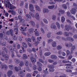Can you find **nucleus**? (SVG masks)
Returning <instances> with one entry per match:
<instances>
[{"label": "nucleus", "instance_id": "f257e3e1", "mask_svg": "<svg viewBox=\"0 0 77 77\" xmlns=\"http://www.w3.org/2000/svg\"><path fill=\"white\" fill-rule=\"evenodd\" d=\"M4 2L5 3H5V6L6 8L8 7V8H9L11 10L16 8L15 7L11 4L10 2H9V0H5Z\"/></svg>", "mask_w": 77, "mask_h": 77}, {"label": "nucleus", "instance_id": "f03ea898", "mask_svg": "<svg viewBox=\"0 0 77 77\" xmlns=\"http://www.w3.org/2000/svg\"><path fill=\"white\" fill-rule=\"evenodd\" d=\"M29 14L30 15H31L32 17H33V18H35L37 20H39V14H38V13H36L35 16L31 12H29Z\"/></svg>", "mask_w": 77, "mask_h": 77}, {"label": "nucleus", "instance_id": "7ed1b4c3", "mask_svg": "<svg viewBox=\"0 0 77 77\" xmlns=\"http://www.w3.org/2000/svg\"><path fill=\"white\" fill-rule=\"evenodd\" d=\"M6 33L7 35H9V34L10 33L11 34V36H13L14 37V39L15 40H16V39L15 38V35L14 34H13V30L12 29H11L10 30V31H7Z\"/></svg>", "mask_w": 77, "mask_h": 77}, {"label": "nucleus", "instance_id": "20e7f679", "mask_svg": "<svg viewBox=\"0 0 77 77\" xmlns=\"http://www.w3.org/2000/svg\"><path fill=\"white\" fill-rule=\"evenodd\" d=\"M48 67V68H50L49 69V72H53L54 71V69H53L54 68V66H53V65H49Z\"/></svg>", "mask_w": 77, "mask_h": 77}, {"label": "nucleus", "instance_id": "39448f33", "mask_svg": "<svg viewBox=\"0 0 77 77\" xmlns=\"http://www.w3.org/2000/svg\"><path fill=\"white\" fill-rule=\"evenodd\" d=\"M0 54L1 55H2V56L5 57L6 60H7L9 59V56H8V55H5L4 52H2V54L0 53Z\"/></svg>", "mask_w": 77, "mask_h": 77}, {"label": "nucleus", "instance_id": "423d86ee", "mask_svg": "<svg viewBox=\"0 0 77 77\" xmlns=\"http://www.w3.org/2000/svg\"><path fill=\"white\" fill-rule=\"evenodd\" d=\"M29 10L30 11L34 12H35V10H34V7H33V5L32 4H30L29 6Z\"/></svg>", "mask_w": 77, "mask_h": 77}, {"label": "nucleus", "instance_id": "0eeeda50", "mask_svg": "<svg viewBox=\"0 0 77 77\" xmlns=\"http://www.w3.org/2000/svg\"><path fill=\"white\" fill-rule=\"evenodd\" d=\"M33 32V29H29L27 34H28L29 36H31V34Z\"/></svg>", "mask_w": 77, "mask_h": 77}, {"label": "nucleus", "instance_id": "6e6552de", "mask_svg": "<svg viewBox=\"0 0 77 77\" xmlns=\"http://www.w3.org/2000/svg\"><path fill=\"white\" fill-rule=\"evenodd\" d=\"M70 12L72 14H75V12H76V9H74V8H72V10L70 11Z\"/></svg>", "mask_w": 77, "mask_h": 77}, {"label": "nucleus", "instance_id": "1a4fd4ad", "mask_svg": "<svg viewBox=\"0 0 77 77\" xmlns=\"http://www.w3.org/2000/svg\"><path fill=\"white\" fill-rule=\"evenodd\" d=\"M31 60L32 63H35L36 62V59L33 58V57H31Z\"/></svg>", "mask_w": 77, "mask_h": 77}, {"label": "nucleus", "instance_id": "9d476101", "mask_svg": "<svg viewBox=\"0 0 77 77\" xmlns=\"http://www.w3.org/2000/svg\"><path fill=\"white\" fill-rule=\"evenodd\" d=\"M12 74V71L11 70L9 71L8 72V77H10Z\"/></svg>", "mask_w": 77, "mask_h": 77}, {"label": "nucleus", "instance_id": "9b49d317", "mask_svg": "<svg viewBox=\"0 0 77 77\" xmlns=\"http://www.w3.org/2000/svg\"><path fill=\"white\" fill-rule=\"evenodd\" d=\"M66 41H74V39L73 38L71 37H67Z\"/></svg>", "mask_w": 77, "mask_h": 77}, {"label": "nucleus", "instance_id": "f8f14e48", "mask_svg": "<svg viewBox=\"0 0 77 77\" xmlns=\"http://www.w3.org/2000/svg\"><path fill=\"white\" fill-rule=\"evenodd\" d=\"M65 65L67 66L66 67V68L67 69H73V67H72L71 66H69V64H66Z\"/></svg>", "mask_w": 77, "mask_h": 77}, {"label": "nucleus", "instance_id": "ddd939ff", "mask_svg": "<svg viewBox=\"0 0 77 77\" xmlns=\"http://www.w3.org/2000/svg\"><path fill=\"white\" fill-rule=\"evenodd\" d=\"M35 9H36V10L38 11H41V9H40V8H39V6L37 5H35Z\"/></svg>", "mask_w": 77, "mask_h": 77}, {"label": "nucleus", "instance_id": "4468645a", "mask_svg": "<svg viewBox=\"0 0 77 77\" xmlns=\"http://www.w3.org/2000/svg\"><path fill=\"white\" fill-rule=\"evenodd\" d=\"M18 12L20 15H22V14H23V11L21 9H19L18 10Z\"/></svg>", "mask_w": 77, "mask_h": 77}, {"label": "nucleus", "instance_id": "2eb2a0df", "mask_svg": "<svg viewBox=\"0 0 77 77\" xmlns=\"http://www.w3.org/2000/svg\"><path fill=\"white\" fill-rule=\"evenodd\" d=\"M26 28H27V27H25V29H24V27H21L20 28V30H21V31H26Z\"/></svg>", "mask_w": 77, "mask_h": 77}, {"label": "nucleus", "instance_id": "dca6fc26", "mask_svg": "<svg viewBox=\"0 0 77 77\" xmlns=\"http://www.w3.org/2000/svg\"><path fill=\"white\" fill-rule=\"evenodd\" d=\"M19 75L21 77H23L24 75V73L23 72H19Z\"/></svg>", "mask_w": 77, "mask_h": 77}, {"label": "nucleus", "instance_id": "f3484780", "mask_svg": "<svg viewBox=\"0 0 77 77\" xmlns=\"http://www.w3.org/2000/svg\"><path fill=\"white\" fill-rule=\"evenodd\" d=\"M23 57L24 60L27 59V55L25 54H23Z\"/></svg>", "mask_w": 77, "mask_h": 77}, {"label": "nucleus", "instance_id": "a211bd4d", "mask_svg": "<svg viewBox=\"0 0 77 77\" xmlns=\"http://www.w3.org/2000/svg\"><path fill=\"white\" fill-rule=\"evenodd\" d=\"M23 46L25 48H27V44L26 43L23 42L22 43Z\"/></svg>", "mask_w": 77, "mask_h": 77}, {"label": "nucleus", "instance_id": "6ab92c4d", "mask_svg": "<svg viewBox=\"0 0 77 77\" xmlns=\"http://www.w3.org/2000/svg\"><path fill=\"white\" fill-rule=\"evenodd\" d=\"M52 46L53 47H56V42H52Z\"/></svg>", "mask_w": 77, "mask_h": 77}, {"label": "nucleus", "instance_id": "aec40b11", "mask_svg": "<svg viewBox=\"0 0 77 77\" xmlns=\"http://www.w3.org/2000/svg\"><path fill=\"white\" fill-rule=\"evenodd\" d=\"M51 54V53L49 52H46L45 54V56H50Z\"/></svg>", "mask_w": 77, "mask_h": 77}, {"label": "nucleus", "instance_id": "412c9836", "mask_svg": "<svg viewBox=\"0 0 77 77\" xmlns=\"http://www.w3.org/2000/svg\"><path fill=\"white\" fill-rule=\"evenodd\" d=\"M51 57L52 59H57V57L55 55H52Z\"/></svg>", "mask_w": 77, "mask_h": 77}, {"label": "nucleus", "instance_id": "4be33fe9", "mask_svg": "<svg viewBox=\"0 0 77 77\" xmlns=\"http://www.w3.org/2000/svg\"><path fill=\"white\" fill-rule=\"evenodd\" d=\"M61 20L62 23H63L65 21V18L63 17H61Z\"/></svg>", "mask_w": 77, "mask_h": 77}, {"label": "nucleus", "instance_id": "5701e85b", "mask_svg": "<svg viewBox=\"0 0 77 77\" xmlns=\"http://www.w3.org/2000/svg\"><path fill=\"white\" fill-rule=\"evenodd\" d=\"M15 69L16 71H18L19 69H21V68H20V67H19L18 68H17V67H15Z\"/></svg>", "mask_w": 77, "mask_h": 77}, {"label": "nucleus", "instance_id": "b1692460", "mask_svg": "<svg viewBox=\"0 0 77 77\" xmlns=\"http://www.w3.org/2000/svg\"><path fill=\"white\" fill-rule=\"evenodd\" d=\"M25 21L24 20V19H22L20 20V23H22V24H23V23H24Z\"/></svg>", "mask_w": 77, "mask_h": 77}, {"label": "nucleus", "instance_id": "393cba45", "mask_svg": "<svg viewBox=\"0 0 77 77\" xmlns=\"http://www.w3.org/2000/svg\"><path fill=\"white\" fill-rule=\"evenodd\" d=\"M25 16L26 17V18H28L29 19H31V18H32V17L29 14H26Z\"/></svg>", "mask_w": 77, "mask_h": 77}, {"label": "nucleus", "instance_id": "a878e982", "mask_svg": "<svg viewBox=\"0 0 77 77\" xmlns=\"http://www.w3.org/2000/svg\"><path fill=\"white\" fill-rule=\"evenodd\" d=\"M30 23H31V25H32V26H35V23L33 21H30Z\"/></svg>", "mask_w": 77, "mask_h": 77}, {"label": "nucleus", "instance_id": "bb28decb", "mask_svg": "<svg viewBox=\"0 0 77 77\" xmlns=\"http://www.w3.org/2000/svg\"><path fill=\"white\" fill-rule=\"evenodd\" d=\"M11 14H12V15H16V12H15V11L14 10H12Z\"/></svg>", "mask_w": 77, "mask_h": 77}, {"label": "nucleus", "instance_id": "cd10ccee", "mask_svg": "<svg viewBox=\"0 0 77 77\" xmlns=\"http://www.w3.org/2000/svg\"><path fill=\"white\" fill-rule=\"evenodd\" d=\"M65 28L67 30V31H69V26H68V25H66Z\"/></svg>", "mask_w": 77, "mask_h": 77}, {"label": "nucleus", "instance_id": "c85d7f7f", "mask_svg": "<svg viewBox=\"0 0 77 77\" xmlns=\"http://www.w3.org/2000/svg\"><path fill=\"white\" fill-rule=\"evenodd\" d=\"M56 24V25L57 26L58 28L60 29V24H59V23L58 22H57Z\"/></svg>", "mask_w": 77, "mask_h": 77}, {"label": "nucleus", "instance_id": "c756f323", "mask_svg": "<svg viewBox=\"0 0 77 77\" xmlns=\"http://www.w3.org/2000/svg\"><path fill=\"white\" fill-rule=\"evenodd\" d=\"M14 32H16L17 33H15L16 35H17V32H18V28L17 27L16 28H14Z\"/></svg>", "mask_w": 77, "mask_h": 77}, {"label": "nucleus", "instance_id": "7c9ffc66", "mask_svg": "<svg viewBox=\"0 0 77 77\" xmlns=\"http://www.w3.org/2000/svg\"><path fill=\"white\" fill-rule=\"evenodd\" d=\"M59 12H60V13H61L62 14H63L64 13H65V11L63 10H60L59 11Z\"/></svg>", "mask_w": 77, "mask_h": 77}, {"label": "nucleus", "instance_id": "2f4dec72", "mask_svg": "<svg viewBox=\"0 0 77 77\" xmlns=\"http://www.w3.org/2000/svg\"><path fill=\"white\" fill-rule=\"evenodd\" d=\"M35 34L36 36H39V33L38 31H37L35 32Z\"/></svg>", "mask_w": 77, "mask_h": 77}, {"label": "nucleus", "instance_id": "473e14b6", "mask_svg": "<svg viewBox=\"0 0 77 77\" xmlns=\"http://www.w3.org/2000/svg\"><path fill=\"white\" fill-rule=\"evenodd\" d=\"M48 69H47V68L45 70H43V72L47 74H48V72L47 71Z\"/></svg>", "mask_w": 77, "mask_h": 77}, {"label": "nucleus", "instance_id": "72a5a7b5", "mask_svg": "<svg viewBox=\"0 0 77 77\" xmlns=\"http://www.w3.org/2000/svg\"><path fill=\"white\" fill-rule=\"evenodd\" d=\"M14 60L17 63H20V60L17 59H15Z\"/></svg>", "mask_w": 77, "mask_h": 77}, {"label": "nucleus", "instance_id": "f704fd0d", "mask_svg": "<svg viewBox=\"0 0 77 77\" xmlns=\"http://www.w3.org/2000/svg\"><path fill=\"white\" fill-rule=\"evenodd\" d=\"M54 8V5H53L52 6H49L48 8L49 9H53Z\"/></svg>", "mask_w": 77, "mask_h": 77}, {"label": "nucleus", "instance_id": "c9c22d12", "mask_svg": "<svg viewBox=\"0 0 77 77\" xmlns=\"http://www.w3.org/2000/svg\"><path fill=\"white\" fill-rule=\"evenodd\" d=\"M69 62V60L66 61L65 60H63V63H68Z\"/></svg>", "mask_w": 77, "mask_h": 77}, {"label": "nucleus", "instance_id": "e433bc0d", "mask_svg": "<svg viewBox=\"0 0 77 77\" xmlns=\"http://www.w3.org/2000/svg\"><path fill=\"white\" fill-rule=\"evenodd\" d=\"M26 41H27V42H31V39L30 38H26Z\"/></svg>", "mask_w": 77, "mask_h": 77}, {"label": "nucleus", "instance_id": "4c0bfd02", "mask_svg": "<svg viewBox=\"0 0 77 77\" xmlns=\"http://www.w3.org/2000/svg\"><path fill=\"white\" fill-rule=\"evenodd\" d=\"M72 58V56L71 55L69 56L68 58V60H71Z\"/></svg>", "mask_w": 77, "mask_h": 77}, {"label": "nucleus", "instance_id": "58836bf2", "mask_svg": "<svg viewBox=\"0 0 77 77\" xmlns=\"http://www.w3.org/2000/svg\"><path fill=\"white\" fill-rule=\"evenodd\" d=\"M1 69H3L4 68H7V66H3V65H2L1 66Z\"/></svg>", "mask_w": 77, "mask_h": 77}, {"label": "nucleus", "instance_id": "ea45409f", "mask_svg": "<svg viewBox=\"0 0 77 77\" xmlns=\"http://www.w3.org/2000/svg\"><path fill=\"white\" fill-rule=\"evenodd\" d=\"M42 39V37H38L37 38V40L38 41H41V39Z\"/></svg>", "mask_w": 77, "mask_h": 77}, {"label": "nucleus", "instance_id": "a19ab883", "mask_svg": "<svg viewBox=\"0 0 77 77\" xmlns=\"http://www.w3.org/2000/svg\"><path fill=\"white\" fill-rule=\"evenodd\" d=\"M37 64L39 66H42V64H41V63H40V62H37Z\"/></svg>", "mask_w": 77, "mask_h": 77}, {"label": "nucleus", "instance_id": "79ce46f5", "mask_svg": "<svg viewBox=\"0 0 77 77\" xmlns=\"http://www.w3.org/2000/svg\"><path fill=\"white\" fill-rule=\"evenodd\" d=\"M43 21L45 24H47L48 23V21L46 19H43Z\"/></svg>", "mask_w": 77, "mask_h": 77}, {"label": "nucleus", "instance_id": "37998d69", "mask_svg": "<svg viewBox=\"0 0 77 77\" xmlns=\"http://www.w3.org/2000/svg\"><path fill=\"white\" fill-rule=\"evenodd\" d=\"M32 40L33 42H35V41H36V39L35 38H34V37H33V36H32Z\"/></svg>", "mask_w": 77, "mask_h": 77}, {"label": "nucleus", "instance_id": "c03bdc74", "mask_svg": "<svg viewBox=\"0 0 77 77\" xmlns=\"http://www.w3.org/2000/svg\"><path fill=\"white\" fill-rule=\"evenodd\" d=\"M57 48L58 50H60L62 48V46L60 45H58L57 46Z\"/></svg>", "mask_w": 77, "mask_h": 77}, {"label": "nucleus", "instance_id": "a18cd8bd", "mask_svg": "<svg viewBox=\"0 0 77 77\" xmlns=\"http://www.w3.org/2000/svg\"><path fill=\"white\" fill-rule=\"evenodd\" d=\"M51 27L52 29H55L56 27V26L54 25H52L51 26Z\"/></svg>", "mask_w": 77, "mask_h": 77}, {"label": "nucleus", "instance_id": "49530a36", "mask_svg": "<svg viewBox=\"0 0 77 77\" xmlns=\"http://www.w3.org/2000/svg\"><path fill=\"white\" fill-rule=\"evenodd\" d=\"M62 8H64L65 9H66L67 8L66 6V5L65 4L62 5Z\"/></svg>", "mask_w": 77, "mask_h": 77}, {"label": "nucleus", "instance_id": "de8ad7c7", "mask_svg": "<svg viewBox=\"0 0 77 77\" xmlns=\"http://www.w3.org/2000/svg\"><path fill=\"white\" fill-rule=\"evenodd\" d=\"M48 11V9H43V12L44 13H45L46 12H47Z\"/></svg>", "mask_w": 77, "mask_h": 77}, {"label": "nucleus", "instance_id": "09e8293b", "mask_svg": "<svg viewBox=\"0 0 77 77\" xmlns=\"http://www.w3.org/2000/svg\"><path fill=\"white\" fill-rule=\"evenodd\" d=\"M66 47H70V46H72V44H70L69 45H68V43H66Z\"/></svg>", "mask_w": 77, "mask_h": 77}, {"label": "nucleus", "instance_id": "8fccbe9b", "mask_svg": "<svg viewBox=\"0 0 77 77\" xmlns=\"http://www.w3.org/2000/svg\"><path fill=\"white\" fill-rule=\"evenodd\" d=\"M67 15L68 17H71V15H70V13L69 12H67Z\"/></svg>", "mask_w": 77, "mask_h": 77}, {"label": "nucleus", "instance_id": "3c124183", "mask_svg": "<svg viewBox=\"0 0 77 77\" xmlns=\"http://www.w3.org/2000/svg\"><path fill=\"white\" fill-rule=\"evenodd\" d=\"M25 63L26 66H28V61H25Z\"/></svg>", "mask_w": 77, "mask_h": 77}, {"label": "nucleus", "instance_id": "603ef678", "mask_svg": "<svg viewBox=\"0 0 77 77\" xmlns=\"http://www.w3.org/2000/svg\"><path fill=\"white\" fill-rule=\"evenodd\" d=\"M11 3L12 4L14 5L15 3V0H11Z\"/></svg>", "mask_w": 77, "mask_h": 77}, {"label": "nucleus", "instance_id": "864d4df0", "mask_svg": "<svg viewBox=\"0 0 77 77\" xmlns=\"http://www.w3.org/2000/svg\"><path fill=\"white\" fill-rule=\"evenodd\" d=\"M56 17L55 15H53L52 17V20H54L56 19Z\"/></svg>", "mask_w": 77, "mask_h": 77}, {"label": "nucleus", "instance_id": "5fc2aeb1", "mask_svg": "<svg viewBox=\"0 0 77 77\" xmlns=\"http://www.w3.org/2000/svg\"><path fill=\"white\" fill-rule=\"evenodd\" d=\"M72 75H71V76H73L74 75H77V72L72 73Z\"/></svg>", "mask_w": 77, "mask_h": 77}, {"label": "nucleus", "instance_id": "6e6d98bb", "mask_svg": "<svg viewBox=\"0 0 77 77\" xmlns=\"http://www.w3.org/2000/svg\"><path fill=\"white\" fill-rule=\"evenodd\" d=\"M18 18L19 20H21L22 19V16H21L19 15L18 16Z\"/></svg>", "mask_w": 77, "mask_h": 77}, {"label": "nucleus", "instance_id": "4d7b16f0", "mask_svg": "<svg viewBox=\"0 0 77 77\" xmlns=\"http://www.w3.org/2000/svg\"><path fill=\"white\" fill-rule=\"evenodd\" d=\"M23 65H24V63H23V62H21V63H20V66H23Z\"/></svg>", "mask_w": 77, "mask_h": 77}, {"label": "nucleus", "instance_id": "13d9d810", "mask_svg": "<svg viewBox=\"0 0 77 77\" xmlns=\"http://www.w3.org/2000/svg\"><path fill=\"white\" fill-rule=\"evenodd\" d=\"M40 30H41V32H42V33H45L44 30V29H42V28H41Z\"/></svg>", "mask_w": 77, "mask_h": 77}, {"label": "nucleus", "instance_id": "bf43d9fd", "mask_svg": "<svg viewBox=\"0 0 77 77\" xmlns=\"http://www.w3.org/2000/svg\"><path fill=\"white\" fill-rule=\"evenodd\" d=\"M39 62H41V63H44V61L43 60L41 59H39Z\"/></svg>", "mask_w": 77, "mask_h": 77}, {"label": "nucleus", "instance_id": "052dcab7", "mask_svg": "<svg viewBox=\"0 0 77 77\" xmlns=\"http://www.w3.org/2000/svg\"><path fill=\"white\" fill-rule=\"evenodd\" d=\"M57 34V35H62V32H58Z\"/></svg>", "mask_w": 77, "mask_h": 77}, {"label": "nucleus", "instance_id": "680f3d73", "mask_svg": "<svg viewBox=\"0 0 77 77\" xmlns=\"http://www.w3.org/2000/svg\"><path fill=\"white\" fill-rule=\"evenodd\" d=\"M5 15L7 17H8V16H9V14H8V13L7 12H5Z\"/></svg>", "mask_w": 77, "mask_h": 77}, {"label": "nucleus", "instance_id": "e2e57ef3", "mask_svg": "<svg viewBox=\"0 0 77 77\" xmlns=\"http://www.w3.org/2000/svg\"><path fill=\"white\" fill-rule=\"evenodd\" d=\"M64 33L65 35H66V36H68L69 35V34L68 33H67L66 32H65Z\"/></svg>", "mask_w": 77, "mask_h": 77}, {"label": "nucleus", "instance_id": "0e129e2a", "mask_svg": "<svg viewBox=\"0 0 77 77\" xmlns=\"http://www.w3.org/2000/svg\"><path fill=\"white\" fill-rule=\"evenodd\" d=\"M9 21H10V22H13L14 21V18H12L9 19Z\"/></svg>", "mask_w": 77, "mask_h": 77}, {"label": "nucleus", "instance_id": "69168bd1", "mask_svg": "<svg viewBox=\"0 0 77 77\" xmlns=\"http://www.w3.org/2000/svg\"><path fill=\"white\" fill-rule=\"evenodd\" d=\"M53 41V40L52 39H49L48 40V43H50L51 42H52Z\"/></svg>", "mask_w": 77, "mask_h": 77}, {"label": "nucleus", "instance_id": "338daca9", "mask_svg": "<svg viewBox=\"0 0 77 77\" xmlns=\"http://www.w3.org/2000/svg\"><path fill=\"white\" fill-rule=\"evenodd\" d=\"M9 68L10 69H12V68H13V66H12V65H9Z\"/></svg>", "mask_w": 77, "mask_h": 77}, {"label": "nucleus", "instance_id": "774afa93", "mask_svg": "<svg viewBox=\"0 0 77 77\" xmlns=\"http://www.w3.org/2000/svg\"><path fill=\"white\" fill-rule=\"evenodd\" d=\"M30 76H31V75L29 73L26 75V77H30Z\"/></svg>", "mask_w": 77, "mask_h": 77}]
</instances>
